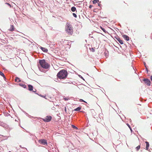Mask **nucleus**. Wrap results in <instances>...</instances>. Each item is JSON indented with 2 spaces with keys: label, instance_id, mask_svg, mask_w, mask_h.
<instances>
[{
  "label": "nucleus",
  "instance_id": "f257e3e1",
  "mask_svg": "<svg viewBox=\"0 0 152 152\" xmlns=\"http://www.w3.org/2000/svg\"><path fill=\"white\" fill-rule=\"evenodd\" d=\"M67 75V71L65 69H62L58 73L57 76L60 79H64L66 78Z\"/></svg>",
  "mask_w": 152,
  "mask_h": 152
},
{
  "label": "nucleus",
  "instance_id": "f03ea898",
  "mask_svg": "<svg viewBox=\"0 0 152 152\" xmlns=\"http://www.w3.org/2000/svg\"><path fill=\"white\" fill-rule=\"evenodd\" d=\"M65 31L68 34L72 35L73 33V29L72 25L67 23L65 27Z\"/></svg>",
  "mask_w": 152,
  "mask_h": 152
},
{
  "label": "nucleus",
  "instance_id": "7ed1b4c3",
  "mask_svg": "<svg viewBox=\"0 0 152 152\" xmlns=\"http://www.w3.org/2000/svg\"><path fill=\"white\" fill-rule=\"evenodd\" d=\"M39 63L41 66L43 68L48 69L50 67V65L46 62L45 59L39 60Z\"/></svg>",
  "mask_w": 152,
  "mask_h": 152
},
{
  "label": "nucleus",
  "instance_id": "20e7f679",
  "mask_svg": "<svg viewBox=\"0 0 152 152\" xmlns=\"http://www.w3.org/2000/svg\"><path fill=\"white\" fill-rule=\"evenodd\" d=\"M52 119V117L50 116H47L45 119H43V121L45 122L50 121Z\"/></svg>",
  "mask_w": 152,
  "mask_h": 152
},
{
  "label": "nucleus",
  "instance_id": "39448f33",
  "mask_svg": "<svg viewBox=\"0 0 152 152\" xmlns=\"http://www.w3.org/2000/svg\"><path fill=\"white\" fill-rule=\"evenodd\" d=\"M143 80L145 83L147 84V85L148 86H150L151 81L148 78H144Z\"/></svg>",
  "mask_w": 152,
  "mask_h": 152
},
{
  "label": "nucleus",
  "instance_id": "423d86ee",
  "mask_svg": "<svg viewBox=\"0 0 152 152\" xmlns=\"http://www.w3.org/2000/svg\"><path fill=\"white\" fill-rule=\"evenodd\" d=\"M115 38L121 45L124 44L123 41L120 38L118 37H115Z\"/></svg>",
  "mask_w": 152,
  "mask_h": 152
},
{
  "label": "nucleus",
  "instance_id": "0eeeda50",
  "mask_svg": "<svg viewBox=\"0 0 152 152\" xmlns=\"http://www.w3.org/2000/svg\"><path fill=\"white\" fill-rule=\"evenodd\" d=\"M41 145H43L44 146H42L41 145H38V144L37 145H38L39 147H45L46 148H47V147H46L48 145V144H49V143H40Z\"/></svg>",
  "mask_w": 152,
  "mask_h": 152
},
{
  "label": "nucleus",
  "instance_id": "6e6552de",
  "mask_svg": "<svg viewBox=\"0 0 152 152\" xmlns=\"http://www.w3.org/2000/svg\"><path fill=\"white\" fill-rule=\"evenodd\" d=\"M123 37L127 41H128L129 39V37L128 36L126 35H123Z\"/></svg>",
  "mask_w": 152,
  "mask_h": 152
},
{
  "label": "nucleus",
  "instance_id": "1a4fd4ad",
  "mask_svg": "<svg viewBox=\"0 0 152 152\" xmlns=\"http://www.w3.org/2000/svg\"><path fill=\"white\" fill-rule=\"evenodd\" d=\"M28 90L30 91H32L33 90V87L31 85H28Z\"/></svg>",
  "mask_w": 152,
  "mask_h": 152
},
{
  "label": "nucleus",
  "instance_id": "9d476101",
  "mask_svg": "<svg viewBox=\"0 0 152 152\" xmlns=\"http://www.w3.org/2000/svg\"><path fill=\"white\" fill-rule=\"evenodd\" d=\"M14 27L13 25H10V28L9 29V31H12L14 30Z\"/></svg>",
  "mask_w": 152,
  "mask_h": 152
},
{
  "label": "nucleus",
  "instance_id": "9b49d317",
  "mask_svg": "<svg viewBox=\"0 0 152 152\" xmlns=\"http://www.w3.org/2000/svg\"><path fill=\"white\" fill-rule=\"evenodd\" d=\"M41 50L45 52H47L48 51V50L47 49L45 48H43L41 47Z\"/></svg>",
  "mask_w": 152,
  "mask_h": 152
},
{
  "label": "nucleus",
  "instance_id": "f8f14e48",
  "mask_svg": "<svg viewBox=\"0 0 152 152\" xmlns=\"http://www.w3.org/2000/svg\"><path fill=\"white\" fill-rule=\"evenodd\" d=\"M39 142H47V141L44 139H40L39 140Z\"/></svg>",
  "mask_w": 152,
  "mask_h": 152
},
{
  "label": "nucleus",
  "instance_id": "ddd939ff",
  "mask_svg": "<svg viewBox=\"0 0 152 152\" xmlns=\"http://www.w3.org/2000/svg\"><path fill=\"white\" fill-rule=\"evenodd\" d=\"M149 143H146V150L149 151Z\"/></svg>",
  "mask_w": 152,
  "mask_h": 152
},
{
  "label": "nucleus",
  "instance_id": "4468645a",
  "mask_svg": "<svg viewBox=\"0 0 152 152\" xmlns=\"http://www.w3.org/2000/svg\"><path fill=\"white\" fill-rule=\"evenodd\" d=\"M71 10L73 12H74L75 11H76V12H77L76 8L75 7H71Z\"/></svg>",
  "mask_w": 152,
  "mask_h": 152
},
{
  "label": "nucleus",
  "instance_id": "2eb2a0df",
  "mask_svg": "<svg viewBox=\"0 0 152 152\" xmlns=\"http://www.w3.org/2000/svg\"><path fill=\"white\" fill-rule=\"evenodd\" d=\"M15 81L17 82H21V80L18 77H16L15 79Z\"/></svg>",
  "mask_w": 152,
  "mask_h": 152
},
{
  "label": "nucleus",
  "instance_id": "dca6fc26",
  "mask_svg": "<svg viewBox=\"0 0 152 152\" xmlns=\"http://www.w3.org/2000/svg\"><path fill=\"white\" fill-rule=\"evenodd\" d=\"M0 75L1 76H2L4 79H6V78L5 77V76L4 74L2 72H1V71H0Z\"/></svg>",
  "mask_w": 152,
  "mask_h": 152
},
{
  "label": "nucleus",
  "instance_id": "f3484780",
  "mask_svg": "<svg viewBox=\"0 0 152 152\" xmlns=\"http://www.w3.org/2000/svg\"><path fill=\"white\" fill-rule=\"evenodd\" d=\"M19 85L20 86L23 87L24 88H26V85H25V84H22V83H20V84H19Z\"/></svg>",
  "mask_w": 152,
  "mask_h": 152
},
{
  "label": "nucleus",
  "instance_id": "a211bd4d",
  "mask_svg": "<svg viewBox=\"0 0 152 152\" xmlns=\"http://www.w3.org/2000/svg\"><path fill=\"white\" fill-rule=\"evenodd\" d=\"M81 109V107H79L77 108H76L74 109L75 111H80Z\"/></svg>",
  "mask_w": 152,
  "mask_h": 152
},
{
  "label": "nucleus",
  "instance_id": "6ab92c4d",
  "mask_svg": "<svg viewBox=\"0 0 152 152\" xmlns=\"http://www.w3.org/2000/svg\"><path fill=\"white\" fill-rule=\"evenodd\" d=\"M140 145H138L137 146L136 148V149L137 151H138L140 149Z\"/></svg>",
  "mask_w": 152,
  "mask_h": 152
},
{
  "label": "nucleus",
  "instance_id": "aec40b11",
  "mask_svg": "<svg viewBox=\"0 0 152 152\" xmlns=\"http://www.w3.org/2000/svg\"><path fill=\"white\" fill-rule=\"evenodd\" d=\"M72 127L75 129H77V127H76L75 126V125H72Z\"/></svg>",
  "mask_w": 152,
  "mask_h": 152
},
{
  "label": "nucleus",
  "instance_id": "412c9836",
  "mask_svg": "<svg viewBox=\"0 0 152 152\" xmlns=\"http://www.w3.org/2000/svg\"><path fill=\"white\" fill-rule=\"evenodd\" d=\"M101 29L105 33H106L107 31H106V30H105V29L102 27H101Z\"/></svg>",
  "mask_w": 152,
  "mask_h": 152
},
{
  "label": "nucleus",
  "instance_id": "4be33fe9",
  "mask_svg": "<svg viewBox=\"0 0 152 152\" xmlns=\"http://www.w3.org/2000/svg\"><path fill=\"white\" fill-rule=\"evenodd\" d=\"M98 2H99V1H98L97 0H94L93 1V3L94 4H95L96 3H97Z\"/></svg>",
  "mask_w": 152,
  "mask_h": 152
},
{
  "label": "nucleus",
  "instance_id": "5701e85b",
  "mask_svg": "<svg viewBox=\"0 0 152 152\" xmlns=\"http://www.w3.org/2000/svg\"><path fill=\"white\" fill-rule=\"evenodd\" d=\"M127 125L128 126V127L130 129L131 132H132V129L130 126V125L128 124H127Z\"/></svg>",
  "mask_w": 152,
  "mask_h": 152
},
{
  "label": "nucleus",
  "instance_id": "b1692460",
  "mask_svg": "<svg viewBox=\"0 0 152 152\" xmlns=\"http://www.w3.org/2000/svg\"><path fill=\"white\" fill-rule=\"evenodd\" d=\"M72 15H73V16L74 17H75V18H77V16L76 14H75V13H73Z\"/></svg>",
  "mask_w": 152,
  "mask_h": 152
},
{
  "label": "nucleus",
  "instance_id": "393cba45",
  "mask_svg": "<svg viewBox=\"0 0 152 152\" xmlns=\"http://www.w3.org/2000/svg\"><path fill=\"white\" fill-rule=\"evenodd\" d=\"M36 94L39 95V96H41V97H45V96H43V95H42L41 94H40V95H39V94H38V93H36Z\"/></svg>",
  "mask_w": 152,
  "mask_h": 152
},
{
  "label": "nucleus",
  "instance_id": "a878e982",
  "mask_svg": "<svg viewBox=\"0 0 152 152\" xmlns=\"http://www.w3.org/2000/svg\"><path fill=\"white\" fill-rule=\"evenodd\" d=\"M71 145L73 146V147L72 148V149H75V147L74 146V144H73V143H71Z\"/></svg>",
  "mask_w": 152,
  "mask_h": 152
},
{
  "label": "nucleus",
  "instance_id": "bb28decb",
  "mask_svg": "<svg viewBox=\"0 0 152 152\" xmlns=\"http://www.w3.org/2000/svg\"><path fill=\"white\" fill-rule=\"evenodd\" d=\"M92 50H91V51L92 52H94L95 51V48H92Z\"/></svg>",
  "mask_w": 152,
  "mask_h": 152
},
{
  "label": "nucleus",
  "instance_id": "cd10ccee",
  "mask_svg": "<svg viewBox=\"0 0 152 152\" xmlns=\"http://www.w3.org/2000/svg\"><path fill=\"white\" fill-rule=\"evenodd\" d=\"M78 76H79V77H80L83 80H84L83 78L81 75H79Z\"/></svg>",
  "mask_w": 152,
  "mask_h": 152
},
{
  "label": "nucleus",
  "instance_id": "c85d7f7f",
  "mask_svg": "<svg viewBox=\"0 0 152 152\" xmlns=\"http://www.w3.org/2000/svg\"><path fill=\"white\" fill-rule=\"evenodd\" d=\"M64 99L65 101H67L69 99L67 97H66L64 98Z\"/></svg>",
  "mask_w": 152,
  "mask_h": 152
},
{
  "label": "nucleus",
  "instance_id": "c756f323",
  "mask_svg": "<svg viewBox=\"0 0 152 152\" xmlns=\"http://www.w3.org/2000/svg\"><path fill=\"white\" fill-rule=\"evenodd\" d=\"M145 68H146V70L147 71V73H148V69L147 67V66H145Z\"/></svg>",
  "mask_w": 152,
  "mask_h": 152
},
{
  "label": "nucleus",
  "instance_id": "7c9ffc66",
  "mask_svg": "<svg viewBox=\"0 0 152 152\" xmlns=\"http://www.w3.org/2000/svg\"><path fill=\"white\" fill-rule=\"evenodd\" d=\"M80 101L81 102H86L84 100H83V99H80Z\"/></svg>",
  "mask_w": 152,
  "mask_h": 152
},
{
  "label": "nucleus",
  "instance_id": "2f4dec72",
  "mask_svg": "<svg viewBox=\"0 0 152 152\" xmlns=\"http://www.w3.org/2000/svg\"><path fill=\"white\" fill-rule=\"evenodd\" d=\"M36 89H34V90H33V92L34 93H36Z\"/></svg>",
  "mask_w": 152,
  "mask_h": 152
},
{
  "label": "nucleus",
  "instance_id": "473e14b6",
  "mask_svg": "<svg viewBox=\"0 0 152 152\" xmlns=\"http://www.w3.org/2000/svg\"><path fill=\"white\" fill-rule=\"evenodd\" d=\"M64 110L66 112V107H64Z\"/></svg>",
  "mask_w": 152,
  "mask_h": 152
},
{
  "label": "nucleus",
  "instance_id": "72a5a7b5",
  "mask_svg": "<svg viewBox=\"0 0 152 152\" xmlns=\"http://www.w3.org/2000/svg\"><path fill=\"white\" fill-rule=\"evenodd\" d=\"M98 6L100 7L101 5V4L100 3H98Z\"/></svg>",
  "mask_w": 152,
  "mask_h": 152
},
{
  "label": "nucleus",
  "instance_id": "f704fd0d",
  "mask_svg": "<svg viewBox=\"0 0 152 152\" xmlns=\"http://www.w3.org/2000/svg\"><path fill=\"white\" fill-rule=\"evenodd\" d=\"M92 7H93L92 5H90L89 6V7L90 8H91Z\"/></svg>",
  "mask_w": 152,
  "mask_h": 152
},
{
  "label": "nucleus",
  "instance_id": "c9c22d12",
  "mask_svg": "<svg viewBox=\"0 0 152 152\" xmlns=\"http://www.w3.org/2000/svg\"><path fill=\"white\" fill-rule=\"evenodd\" d=\"M20 148H25L26 149H26V148H23V147H22L21 145H20Z\"/></svg>",
  "mask_w": 152,
  "mask_h": 152
},
{
  "label": "nucleus",
  "instance_id": "e433bc0d",
  "mask_svg": "<svg viewBox=\"0 0 152 152\" xmlns=\"http://www.w3.org/2000/svg\"><path fill=\"white\" fill-rule=\"evenodd\" d=\"M150 79H151V81H152V75L151 76Z\"/></svg>",
  "mask_w": 152,
  "mask_h": 152
},
{
  "label": "nucleus",
  "instance_id": "4c0bfd02",
  "mask_svg": "<svg viewBox=\"0 0 152 152\" xmlns=\"http://www.w3.org/2000/svg\"><path fill=\"white\" fill-rule=\"evenodd\" d=\"M144 64L145 67V66H146V63L145 62H144Z\"/></svg>",
  "mask_w": 152,
  "mask_h": 152
},
{
  "label": "nucleus",
  "instance_id": "58836bf2",
  "mask_svg": "<svg viewBox=\"0 0 152 152\" xmlns=\"http://www.w3.org/2000/svg\"><path fill=\"white\" fill-rule=\"evenodd\" d=\"M6 4H9V5H10V4H8V3H6Z\"/></svg>",
  "mask_w": 152,
  "mask_h": 152
},
{
  "label": "nucleus",
  "instance_id": "ea45409f",
  "mask_svg": "<svg viewBox=\"0 0 152 152\" xmlns=\"http://www.w3.org/2000/svg\"><path fill=\"white\" fill-rule=\"evenodd\" d=\"M145 142L147 143V142H147V141H146V142Z\"/></svg>",
  "mask_w": 152,
  "mask_h": 152
},
{
  "label": "nucleus",
  "instance_id": "a19ab883",
  "mask_svg": "<svg viewBox=\"0 0 152 152\" xmlns=\"http://www.w3.org/2000/svg\"><path fill=\"white\" fill-rule=\"evenodd\" d=\"M126 145H127V143H126Z\"/></svg>",
  "mask_w": 152,
  "mask_h": 152
},
{
  "label": "nucleus",
  "instance_id": "79ce46f5",
  "mask_svg": "<svg viewBox=\"0 0 152 152\" xmlns=\"http://www.w3.org/2000/svg\"><path fill=\"white\" fill-rule=\"evenodd\" d=\"M130 121H131V119H130Z\"/></svg>",
  "mask_w": 152,
  "mask_h": 152
}]
</instances>
